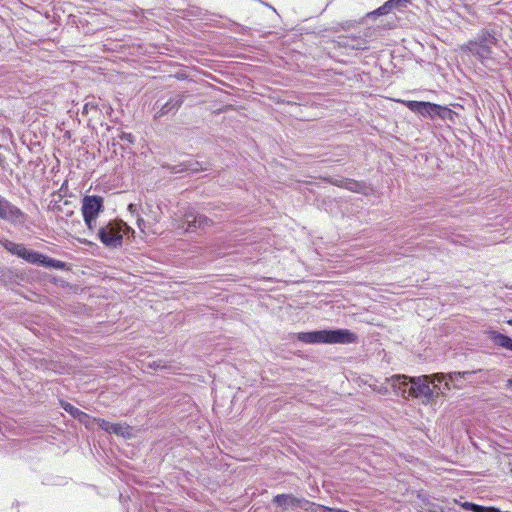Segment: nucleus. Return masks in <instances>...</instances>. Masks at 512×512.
Returning a JSON list of instances; mask_svg holds the SVG:
<instances>
[{"label": "nucleus", "mask_w": 512, "mask_h": 512, "mask_svg": "<svg viewBox=\"0 0 512 512\" xmlns=\"http://www.w3.org/2000/svg\"><path fill=\"white\" fill-rule=\"evenodd\" d=\"M98 103L101 104V98L94 96L86 97L82 108V115H91L90 120L98 118V109H100Z\"/></svg>", "instance_id": "obj_15"}, {"label": "nucleus", "mask_w": 512, "mask_h": 512, "mask_svg": "<svg viewBox=\"0 0 512 512\" xmlns=\"http://www.w3.org/2000/svg\"><path fill=\"white\" fill-rule=\"evenodd\" d=\"M104 211V199L99 195H86L82 198L81 213L89 232L97 228V218Z\"/></svg>", "instance_id": "obj_7"}, {"label": "nucleus", "mask_w": 512, "mask_h": 512, "mask_svg": "<svg viewBox=\"0 0 512 512\" xmlns=\"http://www.w3.org/2000/svg\"><path fill=\"white\" fill-rule=\"evenodd\" d=\"M408 2H410V0H407Z\"/></svg>", "instance_id": "obj_33"}, {"label": "nucleus", "mask_w": 512, "mask_h": 512, "mask_svg": "<svg viewBox=\"0 0 512 512\" xmlns=\"http://www.w3.org/2000/svg\"><path fill=\"white\" fill-rule=\"evenodd\" d=\"M391 11L389 5L385 2L382 6L377 8L375 11H373L370 15L371 16H380V15H386Z\"/></svg>", "instance_id": "obj_25"}, {"label": "nucleus", "mask_w": 512, "mask_h": 512, "mask_svg": "<svg viewBox=\"0 0 512 512\" xmlns=\"http://www.w3.org/2000/svg\"><path fill=\"white\" fill-rule=\"evenodd\" d=\"M53 209L60 210V207L55 203L54 206H53Z\"/></svg>", "instance_id": "obj_30"}, {"label": "nucleus", "mask_w": 512, "mask_h": 512, "mask_svg": "<svg viewBox=\"0 0 512 512\" xmlns=\"http://www.w3.org/2000/svg\"><path fill=\"white\" fill-rule=\"evenodd\" d=\"M437 379L434 374L431 376L423 375L412 378L410 384V397L421 399L424 403L431 402L438 395L444 394L441 386L436 384Z\"/></svg>", "instance_id": "obj_6"}, {"label": "nucleus", "mask_w": 512, "mask_h": 512, "mask_svg": "<svg viewBox=\"0 0 512 512\" xmlns=\"http://www.w3.org/2000/svg\"><path fill=\"white\" fill-rule=\"evenodd\" d=\"M211 224L212 221L208 217L188 211L183 216L182 227L186 232H194L197 229H205L211 226Z\"/></svg>", "instance_id": "obj_10"}, {"label": "nucleus", "mask_w": 512, "mask_h": 512, "mask_svg": "<svg viewBox=\"0 0 512 512\" xmlns=\"http://www.w3.org/2000/svg\"><path fill=\"white\" fill-rule=\"evenodd\" d=\"M153 356V354H148L147 359L143 361V367L148 366L149 368H152L154 370L158 369H164L166 368L165 365H162L160 362H157L155 360H151L150 358Z\"/></svg>", "instance_id": "obj_21"}, {"label": "nucleus", "mask_w": 512, "mask_h": 512, "mask_svg": "<svg viewBox=\"0 0 512 512\" xmlns=\"http://www.w3.org/2000/svg\"><path fill=\"white\" fill-rule=\"evenodd\" d=\"M412 378L402 374H396L388 379L393 391L403 398H410V384H412Z\"/></svg>", "instance_id": "obj_12"}, {"label": "nucleus", "mask_w": 512, "mask_h": 512, "mask_svg": "<svg viewBox=\"0 0 512 512\" xmlns=\"http://www.w3.org/2000/svg\"><path fill=\"white\" fill-rule=\"evenodd\" d=\"M405 105L410 111L432 120L438 118L454 124L456 117L458 116L455 111L451 110L447 106H442L432 102L410 100L407 101Z\"/></svg>", "instance_id": "obj_5"}, {"label": "nucleus", "mask_w": 512, "mask_h": 512, "mask_svg": "<svg viewBox=\"0 0 512 512\" xmlns=\"http://www.w3.org/2000/svg\"><path fill=\"white\" fill-rule=\"evenodd\" d=\"M61 407L75 419L79 416V412L81 411L68 402H61Z\"/></svg>", "instance_id": "obj_22"}, {"label": "nucleus", "mask_w": 512, "mask_h": 512, "mask_svg": "<svg viewBox=\"0 0 512 512\" xmlns=\"http://www.w3.org/2000/svg\"><path fill=\"white\" fill-rule=\"evenodd\" d=\"M98 105L100 108V109H98V116L101 114H106L107 116L112 115L113 108L107 101L101 99V104L98 103Z\"/></svg>", "instance_id": "obj_23"}, {"label": "nucleus", "mask_w": 512, "mask_h": 512, "mask_svg": "<svg viewBox=\"0 0 512 512\" xmlns=\"http://www.w3.org/2000/svg\"><path fill=\"white\" fill-rule=\"evenodd\" d=\"M119 138L129 144H133L135 142V136L132 133L121 132Z\"/></svg>", "instance_id": "obj_27"}, {"label": "nucleus", "mask_w": 512, "mask_h": 512, "mask_svg": "<svg viewBox=\"0 0 512 512\" xmlns=\"http://www.w3.org/2000/svg\"><path fill=\"white\" fill-rule=\"evenodd\" d=\"M76 419L83 423L87 428H91L94 424H96V421H94L95 418L89 416L83 411L79 412V416L76 417Z\"/></svg>", "instance_id": "obj_20"}, {"label": "nucleus", "mask_w": 512, "mask_h": 512, "mask_svg": "<svg viewBox=\"0 0 512 512\" xmlns=\"http://www.w3.org/2000/svg\"><path fill=\"white\" fill-rule=\"evenodd\" d=\"M0 219L13 225H22L26 222L27 215L0 194Z\"/></svg>", "instance_id": "obj_9"}, {"label": "nucleus", "mask_w": 512, "mask_h": 512, "mask_svg": "<svg viewBox=\"0 0 512 512\" xmlns=\"http://www.w3.org/2000/svg\"><path fill=\"white\" fill-rule=\"evenodd\" d=\"M134 233L133 229L121 219H111L97 225L93 232L96 239L106 248L118 249L123 246L124 236L128 233Z\"/></svg>", "instance_id": "obj_3"}, {"label": "nucleus", "mask_w": 512, "mask_h": 512, "mask_svg": "<svg viewBox=\"0 0 512 512\" xmlns=\"http://www.w3.org/2000/svg\"><path fill=\"white\" fill-rule=\"evenodd\" d=\"M463 507L465 509L471 510L473 512H484V509H485L484 506H480V505H477V504H474V503H470V502H465L463 504Z\"/></svg>", "instance_id": "obj_26"}, {"label": "nucleus", "mask_w": 512, "mask_h": 512, "mask_svg": "<svg viewBox=\"0 0 512 512\" xmlns=\"http://www.w3.org/2000/svg\"><path fill=\"white\" fill-rule=\"evenodd\" d=\"M507 387L512 388V378L507 381Z\"/></svg>", "instance_id": "obj_29"}, {"label": "nucleus", "mask_w": 512, "mask_h": 512, "mask_svg": "<svg viewBox=\"0 0 512 512\" xmlns=\"http://www.w3.org/2000/svg\"><path fill=\"white\" fill-rule=\"evenodd\" d=\"M1 244L8 252L30 264L56 270H64L66 268L65 262L51 258L38 251L28 249L24 244L15 243L8 239L1 241Z\"/></svg>", "instance_id": "obj_4"}, {"label": "nucleus", "mask_w": 512, "mask_h": 512, "mask_svg": "<svg viewBox=\"0 0 512 512\" xmlns=\"http://www.w3.org/2000/svg\"><path fill=\"white\" fill-rule=\"evenodd\" d=\"M224 349H217L216 352H224Z\"/></svg>", "instance_id": "obj_32"}, {"label": "nucleus", "mask_w": 512, "mask_h": 512, "mask_svg": "<svg viewBox=\"0 0 512 512\" xmlns=\"http://www.w3.org/2000/svg\"><path fill=\"white\" fill-rule=\"evenodd\" d=\"M339 45L351 50H367L369 48L368 41L361 37H343L339 40Z\"/></svg>", "instance_id": "obj_14"}, {"label": "nucleus", "mask_w": 512, "mask_h": 512, "mask_svg": "<svg viewBox=\"0 0 512 512\" xmlns=\"http://www.w3.org/2000/svg\"><path fill=\"white\" fill-rule=\"evenodd\" d=\"M202 170H207L206 167H203L199 162H188L183 164V168L180 171H189L191 173H196Z\"/></svg>", "instance_id": "obj_19"}, {"label": "nucleus", "mask_w": 512, "mask_h": 512, "mask_svg": "<svg viewBox=\"0 0 512 512\" xmlns=\"http://www.w3.org/2000/svg\"><path fill=\"white\" fill-rule=\"evenodd\" d=\"M497 43L498 38L495 29L486 27L481 29L473 39L462 44L460 50L484 64L492 58L493 47Z\"/></svg>", "instance_id": "obj_2"}, {"label": "nucleus", "mask_w": 512, "mask_h": 512, "mask_svg": "<svg viewBox=\"0 0 512 512\" xmlns=\"http://www.w3.org/2000/svg\"><path fill=\"white\" fill-rule=\"evenodd\" d=\"M184 96L175 94L169 98L167 102L161 105L160 109L156 112L155 117L160 118L169 113H175L183 104Z\"/></svg>", "instance_id": "obj_13"}, {"label": "nucleus", "mask_w": 512, "mask_h": 512, "mask_svg": "<svg viewBox=\"0 0 512 512\" xmlns=\"http://www.w3.org/2000/svg\"><path fill=\"white\" fill-rule=\"evenodd\" d=\"M490 339L499 347L512 351V338L498 331L490 332Z\"/></svg>", "instance_id": "obj_16"}, {"label": "nucleus", "mask_w": 512, "mask_h": 512, "mask_svg": "<svg viewBox=\"0 0 512 512\" xmlns=\"http://www.w3.org/2000/svg\"><path fill=\"white\" fill-rule=\"evenodd\" d=\"M274 503H276L278 506H281L285 509L291 508L295 509L298 507L299 501L293 497L292 495L288 494H279L274 497Z\"/></svg>", "instance_id": "obj_17"}, {"label": "nucleus", "mask_w": 512, "mask_h": 512, "mask_svg": "<svg viewBox=\"0 0 512 512\" xmlns=\"http://www.w3.org/2000/svg\"><path fill=\"white\" fill-rule=\"evenodd\" d=\"M507 323L512 326V319L508 320Z\"/></svg>", "instance_id": "obj_31"}, {"label": "nucleus", "mask_w": 512, "mask_h": 512, "mask_svg": "<svg viewBox=\"0 0 512 512\" xmlns=\"http://www.w3.org/2000/svg\"><path fill=\"white\" fill-rule=\"evenodd\" d=\"M337 186L344 187L352 192H361L365 188V183L353 179H345L336 183Z\"/></svg>", "instance_id": "obj_18"}, {"label": "nucleus", "mask_w": 512, "mask_h": 512, "mask_svg": "<svg viewBox=\"0 0 512 512\" xmlns=\"http://www.w3.org/2000/svg\"><path fill=\"white\" fill-rule=\"evenodd\" d=\"M94 421H96L99 428L110 434H115L124 438H130L133 435L132 428L126 423H110L104 419H94Z\"/></svg>", "instance_id": "obj_11"}, {"label": "nucleus", "mask_w": 512, "mask_h": 512, "mask_svg": "<svg viewBox=\"0 0 512 512\" xmlns=\"http://www.w3.org/2000/svg\"><path fill=\"white\" fill-rule=\"evenodd\" d=\"M477 373V371H464V372H451L448 374L445 373H436L434 377L437 379L438 383L444 382L442 388L443 392L446 390H450L451 386L454 388H462L464 381H472V377Z\"/></svg>", "instance_id": "obj_8"}, {"label": "nucleus", "mask_w": 512, "mask_h": 512, "mask_svg": "<svg viewBox=\"0 0 512 512\" xmlns=\"http://www.w3.org/2000/svg\"><path fill=\"white\" fill-rule=\"evenodd\" d=\"M290 341L303 344H351L358 341V335L349 329L331 328L293 333Z\"/></svg>", "instance_id": "obj_1"}, {"label": "nucleus", "mask_w": 512, "mask_h": 512, "mask_svg": "<svg viewBox=\"0 0 512 512\" xmlns=\"http://www.w3.org/2000/svg\"><path fill=\"white\" fill-rule=\"evenodd\" d=\"M386 3L389 5L390 9L393 10L395 8H404L409 2L407 0H388Z\"/></svg>", "instance_id": "obj_24"}, {"label": "nucleus", "mask_w": 512, "mask_h": 512, "mask_svg": "<svg viewBox=\"0 0 512 512\" xmlns=\"http://www.w3.org/2000/svg\"><path fill=\"white\" fill-rule=\"evenodd\" d=\"M484 512H501V511L495 507H485Z\"/></svg>", "instance_id": "obj_28"}]
</instances>
